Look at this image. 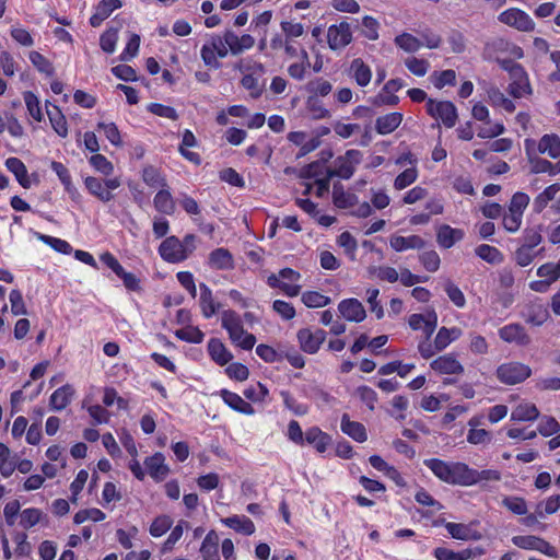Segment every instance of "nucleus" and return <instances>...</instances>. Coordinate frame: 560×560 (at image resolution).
<instances>
[{
  "instance_id": "nucleus-58",
  "label": "nucleus",
  "mask_w": 560,
  "mask_h": 560,
  "mask_svg": "<svg viewBox=\"0 0 560 560\" xmlns=\"http://www.w3.org/2000/svg\"><path fill=\"white\" fill-rule=\"evenodd\" d=\"M444 526L447 529L448 534L455 539L468 540L472 538V530L468 525L462 523L447 522L444 523Z\"/></svg>"
},
{
  "instance_id": "nucleus-3",
  "label": "nucleus",
  "mask_w": 560,
  "mask_h": 560,
  "mask_svg": "<svg viewBox=\"0 0 560 560\" xmlns=\"http://www.w3.org/2000/svg\"><path fill=\"white\" fill-rule=\"evenodd\" d=\"M300 278V272L287 267L279 271V277L271 273L267 279V283L270 288L280 289L287 296L294 298L301 292V285L296 283Z\"/></svg>"
},
{
  "instance_id": "nucleus-57",
  "label": "nucleus",
  "mask_w": 560,
  "mask_h": 560,
  "mask_svg": "<svg viewBox=\"0 0 560 560\" xmlns=\"http://www.w3.org/2000/svg\"><path fill=\"white\" fill-rule=\"evenodd\" d=\"M378 22L372 16H364L362 23L357 28L368 39L375 40L378 38Z\"/></svg>"
},
{
  "instance_id": "nucleus-60",
  "label": "nucleus",
  "mask_w": 560,
  "mask_h": 560,
  "mask_svg": "<svg viewBox=\"0 0 560 560\" xmlns=\"http://www.w3.org/2000/svg\"><path fill=\"white\" fill-rule=\"evenodd\" d=\"M42 516H43V512L39 509H36V508L24 509L21 512L20 525L23 528L28 529V528L35 526L36 524H38L42 520Z\"/></svg>"
},
{
  "instance_id": "nucleus-36",
  "label": "nucleus",
  "mask_w": 560,
  "mask_h": 560,
  "mask_svg": "<svg viewBox=\"0 0 560 560\" xmlns=\"http://www.w3.org/2000/svg\"><path fill=\"white\" fill-rule=\"evenodd\" d=\"M35 236L38 241L43 242L44 244L48 245L54 250H56L60 254L69 255V254H71V252L73 249L72 246L70 245V243L65 240H61V238H58L55 236H50V235H46V234H43L39 232H35Z\"/></svg>"
},
{
  "instance_id": "nucleus-42",
  "label": "nucleus",
  "mask_w": 560,
  "mask_h": 560,
  "mask_svg": "<svg viewBox=\"0 0 560 560\" xmlns=\"http://www.w3.org/2000/svg\"><path fill=\"white\" fill-rule=\"evenodd\" d=\"M243 395L254 404L265 402L269 397V389L265 384L257 382L255 385L246 387L243 390Z\"/></svg>"
},
{
  "instance_id": "nucleus-33",
  "label": "nucleus",
  "mask_w": 560,
  "mask_h": 560,
  "mask_svg": "<svg viewBox=\"0 0 560 560\" xmlns=\"http://www.w3.org/2000/svg\"><path fill=\"white\" fill-rule=\"evenodd\" d=\"M390 246L396 252L406 249H420L424 247V241L418 235L410 236H393L390 238Z\"/></svg>"
},
{
  "instance_id": "nucleus-64",
  "label": "nucleus",
  "mask_w": 560,
  "mask_h": 560,
  "mask_svg": "<svg viewBox=\"0 0 560 560\" xmlns=\"http://www.w3.org/2000/svg\"><path fill=\"white\" fill-rule=\"evenodd\" d=\"M537 276L545 278V280L549 281L550 284L557 281L560 278V260L557 264L547 262L541 265L537 269Z\"/></svg>"
},
{
  "instance_id": "nucleus-31",
  "label": "nucleus",
  "mask_w": 560,
  "mask_h": 560,
  "mask_svg": "<svg viewBox=\"0 0 560 560\" xmlns=\"http://www.w3.org/2000/svg\"><path fill=\"white\" fill-rule=\"evenodd\" d=\"M538 152L548 154L551 159L560 156V137L556 133L545 135L538 143Z\"/></svg>"
},
{
  "instance_id": "nucleus-11",
  "label": "nucleus",
  "mask_w": 560,
  "mask_h": 560,
  "mask_svg": "<svg viewBox=\"0 0 560 560\" xmlns=\"http://www.w3.org/2000/svg\"><path fill=\"white\" fill-rule=\"evenodd\" d=\"M326 331L316 328H302L298 331V340L301 349L306 353H316L325 341Z\"/></svg>"
},
{
  "instance_id": "nucleus-56",
  "label": "nucleus",
  "mask_w": 560,
  "mask_h": 560,
  "mask_svg": "<svg viewBox=\"0 0 560 560\" xmlns=\"http://www.w3.org/2000/svg\"><path fill=\"white\" fill-rule=\"evenodd\" d=\"M434 556L438 560H468L472 556V552L470 549L455 552L451 549L439 547L434 550Z\"/></svg>"
},
{
  "instance_id": "nucleus-59",
  "label": "nucleus",
  "mask_w": 560,
  "mask_h": 560,
  "mask_svg": "<svg viewBox=\"0 0 560 560\" xmlns=\"http://www.w3.org/2000/svg\"><path fill=\"white\" fill-rule=\"evenodd\" d=\"M11 304V313L14 316L26 315L27 308L23 299V294L19 289H12L9 293Z\"/></svg>"
},
{
  "instance_id": "nucleus-37",
  "label": "nucleus",
  "mask_w": 560,
  "mask_h": 560,
  "mask_svg": "<svg viewBox=\"0 0 560 560\" xmlns=\"http://www.w3.org/2000/svg\"><path fill=\"white\" fill-rule=\"evenodd\" d=\"M463 237V232L452 229L450 225H442L438 231V242L444 248L452 247L456 241Z\"/></svg>"
},
{
  "instance_id": "nucleus-41",
  "label": "nucleus",
  "mask_w": 560,
  "mask_h": 560,
  "mask_svg": "<svg viewBox=\"0 0 560 560\" xmlns=\"http://www.w3.org/2000/svg\"><path fill=\"white\" fill-rule=\"evenodd\" d=\"M23 100L30 116L38 122L43 121L44 114L42 112L40 102L37 95L32 91H25L23 92Z\"/></svg>"
},
{
  "instance_id": "nucleus-46",
  "label": "nucleus",
  "mask_w": 560,
  "mask_h": 560,
  "mask_svg": "<svg viewBox=\"0 0 560 560\" xmlns=\"http://www.w3.org/2000/svg\"><path fill=\"white\" fill-rule=\"evenodd\" d=\"M118 42V28L108 27L100 37L101 49L106 54H113Z\"/></svg>"
},
{
  "instance_id": "nucleus-20",
  "label": "nucleus",
  "mask_w": 560,
  "mask_h": 560,
  "mask_svg": "<svg viewBox=\"0 0 560 560\" xmlns=\"http://www.w3.org/2000/svg\"><path fill=\"white\" fill-rule=\"evenodd\" d=\"M46 112L55 132L61 138H67L69 132L68 122L60 107L50 103L49 101H46Z\"/></svg>"
},
{
  "instance_id": "nucleus-32",
  "label": "nucleus",
  "mask_w": 560,
  "mask_h": 560,
  "mask_svg": "<svg viewBox=\"0 0 560 560\" xmlns=\"http://www.w3.org/2000/svg\"><path fill=\"white\" fill-rule=\"evenodd\" d=\"M402 121V115L400 113H390L384 116H381L376 119V131L380 135H388L393 132Z\"/></svg>"
},
{
  "instance_id": "nucleus-48",
  "label": "nucleus",
  "mask_w": 560,
  "mask_h": 560,
  "mask_svg": "<svg viewBox=\"0 0 560 560\" xmlns=\"http://www.w3.org/2000/svg\"><path fill=\"white\" fill-rule=\"evenodd\" d=\"M301 62H294L288 68V73L292 79L303 80L306 73V69L311 66L308 54L304 48H301Z\"/></svg>"
},
{
  "instance_id": "nucleus-13",
  "label": "nucleus",
  "mask_w": 560,
  "mask_h": 560,
  "mask_svg": "<svg viewBox=\"0 0 560 560\" xmlns=\"http://www.w3.org/2000/svg\"><path fill=\"white\" fill-rule=\"evenodd\" d=\"M207 265L213 270L228 271L234 269L235 261L228 248L218 247L208 255Z\"/></svg>"
},
{
  "instance_id": "nucleus-10",
  "label": "nucleus",
  "mask_w": 560,
  "mask_h": 560,
  "mask_svg": "<svg viewBox=\"0 0 560 560\" xmlns=\"http://www.w3.org/2000/svg\"><path fill=\"white\" fill-rule=\"evenodd\" d=\"M499 21L521 32H529L535 27L532 18L520 9H509L499 15Z\"/></svg>"
},
{
  "instance_id": "nucleus-5",
  "label": "nucleus",
  "mask_w": 560,
  "mask_h": 560,
  "mask_svg": "<svg viewBox=\"0 0 560 560\" xmlns=\"http://www.w3.org/2000/svg\"><path fill=\"white\" fill-rule=\"evenodd\" d=\"M532 375V369L521 362H509L497 369V377L506 385H515L524 382Z\"/></svg>"
},
{
  "instance_id": "nucleus-7",
  "label": "nucleus",
  "mask_w": 560,
  "mask_h": 560,
  "mask_svg": "<svg viewBox=\"0 0 560 560\" xmlns=\"http://www.w3.org/2000/svg\"><path fill=\"white\" fill-rule=\"evenodd\" d=\"M343 158L347 160L345 163H342L339 167H336L334 170H327V173L325 176L320 178H316L314 180V185L316 187L315 195L317 197H323L325 194L329 191V185L330 179L334 177H339L341 179H349L350 178V150H347L345 152Z\"/></svg>"
},
{
  "instance_id": "nucleus-24",
  "label": "nucleus",
  "mask_w": 560,
  "mask_h": 560,
  "mask_svg": "<svg viewBox=\"0 0 560 560\" xmlns=\"http://www.w3.org/2000/svg\"><path fill=\"white\" fill-rule=\"evenodd\" d=\"M304 443L312 445L318 453H324L331 444V438L318 427H311L305 431Z\"/></svg>"
},
{
  "instance_id": "nucleus-6",
  "label": "nucleus",
  "mask_w": 560,
  "mask_h": 560,
  "mask_svg": "<svg viewBox=\"0 0 560 560\" xmlns=\"http://www.w3.org/2000/svg\"><path fill=\"white\" fill-rule=\"evenodd\" d=\"M427 112L433 118L440 119L447 128L454 127L458 117L455 105L450 101L436 102L430 98L427 102Z\"/></svg>"
},
{
  "instance_id": "nucleus-54",
  "label": "nucleus",
  "mask_w": 560,
  "mask_h": 560,
  "mask_svg": "<svg viewBox=\"0 0 560 560\" xmlns=\"http://www.w3.org/2000/svg\"><path fill=\"white\" fill-rule=\"evenodd\" d=\"M97 130L103 131L106 139L115 147L122 144L120 131L115 122L100 121L97 124Z\"/></svg>"
},
{
  "instance_id": "nucleus-19",
  "label": "nucleus",
  "mask_w": 560,
  "mask_h": 560,
  "mask_svg": "<svg viewBox=\"0 0 560 560\" xmlns=\"http://www.w3.org/2000/svg\"><path fill=\"white\" fill-rule=\"evenodd\" d=\"M210 359L220 366L229 364L233 359V353L226 348L219 338H210L207 346Z\"/></svg>"
},
{
  "instance_id": "nucleus-51",
  "label": "nucleus",
  "mask_w": 560,
  "mask_h": 560,
  "mask_svg": "<svg viewBox=\"0 0 560 560\" xmlns=\"http://www.w3.org/2000/svg\"><path fill=\"white\" fill-rule=\"evenodd\" d=\"M90 165L104 176H109L114 172L113 163L103 154L94 153L89 159Z\"/></svg>"
},
{
  "instance_id": "nucleus-8",
  "label": "nucleus",
  "mask_w": 560,
  "mask_h": 560,
  "mask_svg": "<svg viewBox=\"0 0 560 560\" xmlns=\"http://www.w3.org/2000/svg\"><path fill=\"white\" fill-rule=\"evenodd\" d=\"M158 252L160 257L168 264H179L188 258L187 253L180 245V240L175 235L165 237Z\"/></svg>"
},
{
  "instance_id": "nucleus-23",
  "label": "nucleus",
  "mask_w": 560,
  "mask_h": 560,
  "mask_svg": "<svg viewBox=\"0 0 560 560\" xmlns=\"http://www.w3.org/2000/svg\"><path fill=\"white\" fill-rule=\"evenodd\" d=\"M432 370L440 374H462L463 365L457 361L454 354H444L430 363Z\"/></svg>"
},
{
  "instance_id": "nucleus-35",
  "label": "nucleus",
  "mask_w": 560,
  "mask_h": 560,
  "mask_svg": "<svg viewBox=\"0 0 560 560\" xmlns=\"http://www.w3.org/2000/svg\"><path fill=\"white\" fill-rule=\"evenodd\" d=\"M560 191V183H555L542 192H540L533 202V209L536 213H540L548 205L549 201L553 200L556 195Z\"/></svg>"
},
{
  "instance_id": "nucleus-53",
  "label": "nucleus",
  "mask_w": 560,
  "mask_h": 560,
  "mask_svg": "<svg viewBox=\"0 0 560 560\" xmlns=\"http://www.w3.org/2000/svg\"><path fill=\"white\" fill-rule=\"evenodd\" d=\"M469 472H470V474H468L469 486L476 485L482 480L499 481L501 479V474L494 469H486V470L478 471V470L469 467Z\"/></svg>"
},
{
  "instance_id": "nucleus-17",
  "label": "nucleus",
  "mask_w": 560,
  "mask_h": 560,
  "mask_svg": "<svg viewBox=\"0 0 560 560\" xmlns=\"http://www.w3.org/2000/svg\"><path fill=\"white\" fill-rule=\"evenodd\" d=\"M535 145L534 140L527 139L525 141V151L528 158V162L530 164V172L534 174L539 173H548L549 175H556L557 170L555 168V164L550 161L541 159L533 153V147Z\"/></svg>"
},
{
  "instance_id": "nucleus-52",
  "label": "nucleus",
  "mask_w": 560,
  "mask_h": 560,
  "mask_svg": "<svg viewBox=\"0 0 560 560\" xmlns=\"http://www.w3.org/2000/svg\"><path fill=\"white\" fill-rule=\"evenodd\" d=\"M173 525V520L168 515L156 516L150 525V535L158 538L163 536L170 530Z\"/></svg>"
},
{
  "instance_id": "nucleus-49",
  "label": "nucleus",
  "mask_w": 560,
  "mask_h": 560,
  "mask_svg": "<svg viewBox=\"0 0 560 560\" xmlns=\"http://www.w3.org/2000/svg\"><path fill=\"white\" fill-rule=\"evenodd\" d=\"M395 44L407 52H416L422 46V42L409 33H402L396 36Z\"/></svg>"
},
{
  "instance_id": "nucleus-22",
  "label": "nucleus",
  "mask_w": 560,
  "mask_h": 560,
  "mask_svg": "<svg viewBox=\"0 0 560 560\" xmlns=\"http://www.w3.org/2000/svg\"><path fill=\"white\" fill-rule=\"evenodd\" d=\"M196 145L197 139L194 132L189 129H185L182 135V142L178 147V152L185 160L198 166L202 163L200 154L189 150V148H194Z\"/></svg>"
},
{
  "instance_id": "nucleus-28",
  "label": "nucleus",
  "mask_w": 560,
  "mask_h": 560,
  "mask_svg": "<svg viewBox=\"0 0 560 560\" xmlns=\"http://www.w3.org/2000/svg\"><path fill=\"white\" fill-rule=\"evenodd\" d=\"M74 395V389L71 385L66 384L57 388L50 396L49 405L52 410H63L70 402Z\"/></svg>"
},
{
  "instance_id": "nucleus-43",
  "label": "nucleus",
  "mask_w": 560,
  "mask_h": 560,
  "mask_svg": "<svg viewBox=\"0 0 560 560\" xmlns=\"http://www.w3.org/2000/svg\"><path fill=\"white\" fill-rule=\"evenodd\" d=\"M241 85L249 92L252 98H259L265 89L264 82H260L257 77L252 73L244 74L241 79Z\"/></svg>"
},
{
  "instance_id": "nucleus-34",
  "label": "nucleus",
  "mask_w": 560,
  "mask_h": 560,
  "mask_svg": "<svg viewBox=\"0 0 560 560\" xmlns=\"http://www.w3.org/2000/svg\"><path fill=\"white\" fill-rule=\"evenodd\" d=\"M141 177L145 185H148L149 187H168L166 178L163 176L161 171L153 165L144 166L142 170Z\"/></svg>"
},
{
  "instance_id": "nucleus-55",
  "label": "nucleus",
  "mask_w": 560,
  "mask_h": 560,
  "mask_svg": "<svg viewBox=\"0 0 560 560\" xmlns=\"http://www.w3.org/2000/svg\"><path fill=\"white\" fill-rule=\"evenodd\" d=\"M541 231H542L541 225L526 228L523 231V244L522 245L535 250V247L538 246L542 242Z\"/></svg>"
},
{
  "instance_id": "nucleus-40",
  "label": "nucleus",
  "mask_w": 560,
  "mask_h": 560,
  "mask_svg": "<svg viewBox=\"0 0 560 560\" xmlns=\"http://www.w3.org/2000/svg\"><path fill=\"white\" fill-rule=\"evenodd\" d=\"M307 113L314 119H324L329 117V110L324 106L323 101L316 95H308L305 102Z\"/></svg>"
},
{
  "instance_id": "nucleus-1",
  "label": "nucleus",
  "mask_w": 560,
  "mask_h": 560,
  "mask_svg": "<svg viewBox=\"0 0 560 560\" xmlns=\"http://www.w3.org/2000/svg\"><path fill=\"white\" fill-rule=\"evenodd\" d=\"M423 464L438 477L440 480L463 487L469 486L468 474L469 466L460 462H444L439 458L425 459Z\"/></svg>"
},
{
  "instance_id": "nucleus-16",
  "label": "nucleus",
  "mask_w": 560,
  "mask_h": 560,
  "mask_svg": "<svg viewBox=\"0 0 560 560\" xmlns=\"http://www.w3.org/2000/svg\"><path fill=\"white\" fill-rule=\"evenodd\" d=\"M122 7L121 0H101L95 7L94 12L90 16V25L98 27L110 16V14Z\"/></svg>"
},
{
  "instance_id": "nucleus-25",
  "label": "nucleus",
  "mask_w": 560,
  "mask_h": 560,
  "mask_svg": "<svg viewBox=\"0 0 560 560\" xmlns=\"http://www.w3.org/2000/svg\"><path fill=\"white\" fill-rule=\"evenodd\" d=\"M155 210L162 214L173 215L176 210L175 200L168 187L161 188L153 198Z\"/></svg>"
},
{
  "instance_id": "nucleus-15",
  "label": "nucleus",
  "mask_w": 560,
  "mask_h": 560,
  "mask_svg": "<svg viewBox=\"0 0 560 560\" xmlns=\"http://www.w3.org/2000/svg\"><path fill=\"white\" fill-rule=\"evenodd\" d=\"M218 395L232 410L245 416H253L255 413V409L252 404L246 401L237 393L222 388L219 390Z\"/></svg>"
},
{
  "instance_id": "nucleus-30",
  "label": "nucleus",
  "mask_w": 560,
  "mask_h": 560,
  "mask_svg": "<svg viewBox=\"0 0 560 560\" xmlns=\"http://www.w3.org/2000/svg\"><path fill=\"white\" fill-rule=\"evenodd\" d=\"M5 167L8 171H10L18 183L23 188H30L31 187V180L28 178V173L25 164L18 158H9L5 160Z\"/></svg>"
},
{
  "instance_id": "nucleus-9",
  "label": "nucleus",
  "mask_w": 560,
  "mask_h": 560,
  "mask_svg": "<svg viewBox=\"0 0 560 560\" xmlns=\"http://www.w3.org/2000/svg\"><path fill=\"white\" fill-rule=\"evenodd\" d=\"M512 542L522 549L537 550L550 558H558V552L553 546H551L545 539L528 535V536H514Z\"/></svg>"
},
{
  "instance_id": "nucleus-45",
  "label": "nucleus",
  "mask_w": 560,
  "mask_h": 560,
  "mask_svg": "<svg viewBox=\"0 0 560 560\" xmlns=\"http://www.w3.org/2000/svg\"><path fill=\"white\" fill-rule=\"evenodd\" d=\"M105 518L106 514L102 510L97 508H90L79 510L73 516V523L77 525L83 524L86 521L97 523L104 521Z\"/></svg>"
},
{
  "instance_id": "nucleus-4",
  "label": "nucleus",
  "mask_w": 560,
  "mask_h": 560,
  "mask_svg": "<svg viewBox=\"0 0 560 560\" xmlns=\"http://www.w3.org/2000/svg\"><path fill=\"white\" fill-rule=\"evenodd\" d=\"M83 183L89 194L104 203H107L114 199L115 196L112 191L121 185V182L118 177L102 180L101 178L94 176H86Z\"/></svg>"
},
{
  "instance_id": "nucleus-12",
  "label": "nucleus",
  "mask_w": 560,
  "mask_h": 560,
  "mask_svg": "<svg viewBox=\"0 0 560 560\" xmlns=\"http://www.w3.org/2000/svg\"><path fill=\"white\" fill-rule=\"evenodd\" d=\"M499 337L505 342L516 343L521 347H526L532 341L524 326L517 323L509 324L500 328Z\"/></svg>"
},
{
  "instance_id": "nucleus-61",
  "label": "nucleus",
  "mask_w": 560,
  "mask_h": 560,
  "mask_svg": "<svg viewBox=\"0 0 560 560\" xmlns=\"http://www.w3.org/2000/svg\"><path fill=\"white\" fill-rule=\"evenodd\" d=\"M352 69H354V78L359 85L365 86L371 81V69L363 63L361 59L352 60Z\"/></svg>"
},
{
  "instance_id": "nucleus-44",
  "label": "nucleus",
  "mask_w": 560,
  "mask_h": 560,
  "mask_svg": "<svg viewBox=\"0 0 560 560\" xmlns=\"http://www.w3.org/2000/svg\"><path fill=\"white\" fill-rule=\"evenodd\" d=\"M30 61L32 65L40 72L47 77L55 75V67L49 59H47L43 54L38 51H31L28 55Z\"/></svg>"
},
{
  "instance_id": "nucleus-38",
  "label": "nucleus",
  "mask_w": 560,
  "mask_h": 560,
  "mask_svg": "<svg viewBox=\"0 0 560 560\" xmlns=\"http://www.w3.org/2000/svg\"><path fill=\"white\" fill-rule=\"evenodd\" d=\"M174 335L177 339L189 343L198 345L201 343L205 339L203 331L199 327L191 325H187L182 329L175 330Z\"/></svg>"
},
{
  "instance_id": "nucleus-63",
  "label": "nucleus",
  "mask_w": 560,
  "mask_h": 560,
  "mask_svg": "<svg viewBox=\"0 0 560 560\" xmlns=\"http://www.w3.org/2000/svg\"><path fill=\"white\" fill-rule=\"evenodd\" d=\"M544 249L534 250L532 248L521 245L514 253V260L521 267H526L533 262L535 257Z\"/></svg>"
},
{
  "instance_id": "nucleus-50",
  "label": "nucleus",
  "mask_w": 560,
  "mask_h": 560,
  "mask_svg": "<svg viewBox=\"0 0 560 560\" xmlns=\"http://www.w3.org/2000/svg\"><path fill=\"white\" fill-rule=\"evenodd\" d=\"M331 90V83L323 78H317L306 84V91L308 92V95H316L318 98L320 96H327Z\"/></svg>"
},
{
  "instance_id": "nucleus-21",
  "label": "nucleus",
  "mask_w": 560,
  "mask_h": 560,
  "mask_svg": "<svg viewBox=\"0 0 560 560\" xmlns=\"http://www.w3.org/2000/svg\"><path fill=\"white\" fill-rule=\"evenodd\" d=\"M199 290L200 311L202 316L209 319L219 312L221 304L215 302L212 290L206 283L201 282L199 284Z\"/></svg>"
},
{
  "instance_id": "nucleus-47",
  "label": "nucleus",
  "mask_w": 560,
  "mask_h": 560,
  "mask_svg": "<svg viewBox=\"0 0 560 560\" xmlns=\"http://www.w3.org/2000/svg\"><path fill=\"white\" fill-rule=\"evenodd\" d=\"M301 300L310 308L324 307L330 302L328 296L318 291H305L302 293Z\"/></svg>"
},
{
  "instance_id": "nucleus-29",
  "label": "nucleus",
  "mask_w": 560,
  "mask_h": 560,
  "mask_svg": "<svg viewBox=\"0 0 560 560\" xmlns=\"http://www.w3.org/2000/svg\"><path fill=\"white\" fill-rule=\"evenodd\" d=\"M222 523L229 528L234 529L246 536H250L255 533V524L253 521L245 515H232L222 520Z\"/></svg>"
},
{
  "instance_id": "nucleus-27",
  "label": "nucleus",
  "mask_w": 560,
  "mask_h": 560,
  "mask_svg": "<svg viewBox=\"0 0 560 560\" xmlns=\"http://www.w3.org/2000/svg\"><path fill=\"white\" fill-rule=\"evenodd\" d=\"M202 558L207 560H220L219 556V535L214 529H211L205 536L200 549Z\"/></svg>"
},
{
  "instance_id": "nucleus-39",
  "label": "nucleus",
  "mask_w": 560,
  "mask_h": 560,
  "mask_svg": "<svg viewBox=\"0 0 560 560\" xmlns=\"http://www.w3.org/2000/svg\"><path fill=\"white\" fill-rule=\"evenodd\" d=\"M539 411L534 404H521L512 410L511 420L533 421L537 419Z\"/></svg>"
},
{
  "instance_id": "nucleus-14",
  "label": "nucleus",
  "mask_w": 560,
  "mask_h": 560,
  "mask_svg": "<svg viewBox=\"0 0 560 560\" xmlns=\"http://www.w3.org/2000/svg\"><path fill=\"white\" fill-rule=\"evenodd\" d=\"M327 43L332 50L341 49L350 43V24L341 22L330 25L327 31Z\"/></svg>"
},
{
  "instance_id": "nucleus-26",
  "label": "nucleus",
  "mask_w": 560,
  "mask_h": 560,
  "mask_svg": "<svg viewBox=\"0 0 560 560\" xmlns=\"http://www.w3.org/2000/svg\"><path fill=\"white\" fill-rule=\"evenodd\" d=\"M522 316L527 324L541 326L549 318V312L541 303H529Z\"/></svg>"
},
{
  "instance_id": "nucleus-62",
  "label": "nucleus",
  "mask_w": 560,
  "mask_h": 560,
  "mask_svg": "<svg viewBox=\"0 0 560 560\" xmlns=\"http://www.w3.org/2000/svg\"><path fill=\"white\" fill-rule=\"evenodd\" d=\"M431 80L436 89H442L445 85L453 86L456 84V73L452 69L441 72L435 71L431 74Z\"/></svg>"
},
{
  "instance_id": "nucleus-18",
  "label": "nucleus",
  "mask_w": 560,
  "mask_h": 560,
  "mask_svg": "<svg viewBox=\"0 0 560 560\" xmlns=\"http://www.w3.org/2000/svg\"><path fill=\"white\" fill-rule=\"evenodd\" d=\"M144 466L150 477L158 482L162 481L170 472V468L165 464V456L161 452L147 457Z\"/></svg>"
},
{
  "instance_id": "nucleus-2",
  "label": "nucleus",
  "mask_w": 560,
  "mask_h": 560,
  "mask_svg": "<svg viewBox=\"0 0 560 560\" xmlns=\"http://www.w3.org/2000/svg\"><path fill=\"white\" fill-rule=\"evenodd\" d=\"M221 327L226 330L231 342L243 350H252L256 343V337L246 331L242 316L234 310H224L221 313Z\"/></svg>"
}]
</instances>
